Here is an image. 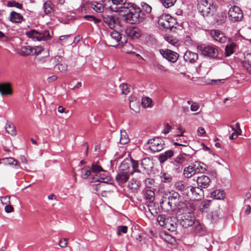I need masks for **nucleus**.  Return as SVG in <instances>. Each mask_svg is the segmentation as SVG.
Instances as JSON below:
<instances>
[{
    "mask_svg": "<svg viewBox=\"0 0 251 251\" xmlns=\"http://www.w3.org/2000/svg\"><path fill=\"white\" fill-rule=\"evenodd\" d=\"M20 54L24 56L36 54L40 60L43 57H46L49 55V52L47 50L43 49L38 46L32 47L29 46L22 47Z\"/></svg>",
    "mask_w": 251,
    "mask_h": 251,
    "instance_id": "1",
    "label": "nucleus"
},
{
    "mask_svg": "<svg viewBox=\"0 0 251 251\" xmlns=\"http://www.w3.org/2000/svg\"><path fill=\"white\" fill-rule=\"evenodd\" d=\"M124 16L127 23L135 24L142 21V17L140 16L141 9L131 3V6L126 9Z\"/></svg>",
    "mask_w": 251,
    "mask_h": 251,
    "instance_id": "2",
    "label": "nucleus"
},
{
    "mask_svg": "<svg viewBox=\"0 0 251 251\" xmlns=\"http://www.w3.org/2000/svg\"><path fill=\"white\" fill-rule=\"evenodd\" d=\"M103 2L112 11L116 12L126 13V9L131 6V3L127 2L126 0H104Z\"/></svg>",
    "mask_w": 251,
    "mask_h": 251,
    "instance_id": "3",
    "label": "nucleus"
},
{
    "mask_svg": "<svg viewBox=\"0 0 251 251\" xmlns=\"http://www.w3.org/2000/svg\"><path fill=\"white\" fill-rule=\"evenodd\" d=\"M158 224L168 230L173 232L176 230L177 227V219L176 217H165L164 215H160L157 217Z\"/></svg>",
    "mask_w": 251,
    "mask_h": 251,
    "instance_id": "4",
    "label": "nucleus"
},
{
    "mask_svg": "<svg viewBox=\"0 0 251 251\" xmlns=\"http://www.w3.org/2000/svg\"><path fill=\"white\" fill-rule=\"evenodd\" d=\"M199 12L203 17H208L210 14H213L215 11V7L207 0H201L198 5Z\"/></svg>",
    "mask_w": 251,
    "mask_h": 251,
    "instance_id": "5",
    "label": "nucleus"
},
{
    "mask_svg": "<svg viewBox=\"0 0 251 251\" xmlns=\"http://www.w3.org/2000/svg\"><path fill=\"white\" fill-rule=\"evenodd\" d=\"M158 24L164 28L172 29L176 27L177 24L176 19L169 15H162L158 19Z\"/></svg>",
    "mask_w": 251,
    "mask_h": 251,
    "instance_id": "6",
    "label": "nucleus"
},
{
    "mask_svg": "<svg viewBox=\"0 0 251 251\" xmlns=\"http://www.w3.org/2000/svg\"><path fill=\"white\" fill-rule=\"evenodd\" d=\"M126 37H122V34L118 31L112 30L110 32V37L108 39L109 46L117 47L121 45L123 46L126 42Z\"/></svg>",
    "mask_w": 251,
    "mask_h": 251,
    "instance_id": "7",
    "label": "nucleus"
},
{
    "mask_svg": "<svg viewBox=\"0 0 251 251\" xmlns=\"http://www.w3.org/2000/svg\"><path fill=\"white\" fill-rule=\"evenodd\" d=\"M198 50L203 56L209 58H215L218 54L217 50L210 45H201L198 46Z\"/></svg>",
    "mask_w": 251,
    "mask_h": 251,
    "instance_id": "8",
    "label": "nucleus"
},
{
    "mask_svg": "<svg viewBox=\"0 0 251 251\" xmlns=\"http://www.w3.org/2000/svg\"><path fill=\"white\" fill-rule=\"evenodd\" d=\"M26 35L29 38L36 39L37 41L47 40L50 38L49 32L48 30L39 32L35 30H31L26 32Z\"/></svg>",
    "mask_w": 251,
    "mask_h": 251,
    "instance_id": "9",
    "label": "nucleus"
},
{
    "mask_svg": "<svg viewBox=\"0 0 251 251\" xmlns=\"http://www.w3.org/2000/svg\"><path fill=\"white\" fill-rule=\"evenodd\" d=\"M186 195L193 201H199L203 196V191L199 187L190 186L186 192Z\"/></svg>",
    "mask_w": 251,
    "mask_h": 251,
    "instance_id": "10",
    "label": "nucleus"
},
{
    "mask_svg": "<svg viewBox=\"0 0 251 251\" xmlns=\"http://www.w3.org/2000/svg\"><path fill=\"white\" fill-rule=\"evenodd\" d=\"M148 144L149 149L153 152L161 151L164 148V142L159 137H155L150 139Z\"/></svg>",
    "mask_w": 251,
    "mask_h": 251,
    "instance_id": "11",
    "label": "nucleus"
},
{
    "mask_svg": "<svg viewBox=\"0 0 251 251\" xmlns=\"http://www.w3.org/2000/svg\"><path fill=\"white\" fill-rule=\"evenodd\" d=\"M180 223L183 227L187 228L194 224V214L190 212L185 213L181 215Z\"/></svg>",
    "mask_w": 251,
    "mask_h": 251,
    "instance_id": "12",
    "label": "nucleus"
},
{
    "mask_svg": "<svg viewBox=\"0 0 251 251\" xmlns=\"http://www.w3.org/2000/svg\"><path fill=\"white\" fill-rule=\"evenodd\" d=\"M159 51L163 57L173 63L176 62L179 56L178 54L176 52L169 50L161 49Z\"/></svg>",
    "mask_w": 251,
    "mask_h": 251,
    "instance_id": "13",
    "label": "nucleus"
},
{
    "mask_svg": "<svg viewBox=\"0 0 251 251\" xmlns=\"http://www.w3.org/2000/svg\"><path fill=\"white\" fill-rule=\"evenodd\" d=\"M13 93V91L10 83H0V94L2 96H11Z\"/></svg>",
    "mask_w": 251,
    "mask_h": 251,
    "instance_id": "14",
    "label": "nucleus"
},
{
    "mask_svg": "<svg viewBox=\"0 0 251 251\" xmlns=\"http://www.w3.org/2000/svg\"><path fill=\"white\" fill-rule=\"evenodd\" d=\"M103 20L104 23L111 29L114 28L115 25L118 23V19L115 16L112 15H103Z\"/></svg>",
    "mask_w": 251,
    "mask_h": 251,
    "instance_id": "15",
    "label": "nucleus"
},
{
    "mask_svg": "<svg viewBox=\"0 0 251 251\" xmlns=\"http://www.w3.org/2000/svg\"><path fill=\"white\" fill-rule=\"evenodd\" d=\"M126 33L129 37L132 39L138 38L142 34L141 30L136 26L127 28L126 30Z\"/></svg>",
    "mask_w": 251,
    "mask_h": 251,
    "instance_id": "16",
    "label": "nucleus"
},
{
    "mask_svg": "<svg viewBox=\"0 0 251 251\" xmlns=\"http://www.w3.org/2000/svg\"><path fill=\"white\" fill-rule=\"evenodd\" d=\"M210 182L209 177L205 175L198 177L197 179L198 185L201 189L207 188L209 186Z\"/></svg>",
    "mask_w": 251,
    "mask_h": 251,
    "instance_id": "17",
    "label": "nucleus"
},
{
    "mask_svg": "<svg viewBox=\"0 0 251 251\" xmlns=\"http://www.w3.org/2000/svg\"><path fill=\"white\" fill-rule=\"evenodd\" d=\"M128 172L120 171L116 176V181L119 185L125 183L129 179Z\"/></svg>",
    "mask_w": 251,
    "mask_h": 251,
    "instance_id": "18",
    "label": "nucleus"
},
{
    "mask_svg": "<svg viewBox=\"0 0 251 251\" xmlns=\"http://www.w3.org/2000/svg\"><path fill=\"white\" fill-rule=\"evenodd\" d=\"M0 161L1 163L5 165L14 166L17 171L21 168L19 162L13 157L3 158Z\"/></svg>",
    "mask_w": 251,
    "mask_h": 251,
    "instance_id": "19",
    "label": "nucleus"
},
{
    "mask_svg": "<svg viewBox=\"0 0 251 251\" xmlns=\"http://www.w3.org/2000/svg\"><path fill=\"white\" fill-rule=\"evenodd\" d=\"M210 35L214 40L220 43H225L226 40V38L224 34L219 30H211Z\"/></svg>",
    "mask_w": 251,
    "mask_h": 251,
    "instance_id": "20",
    "label": "nucleus"
},
{
    "mask_svg": "<svg viewBox=\"0 0 251 251\" xmlns=\"http://www.w3.org/2000/svg\"><path fill=\"white\" fill-rule=\"evenodd\" d=\"M183 58L185 61L193 63L198 60V55L196 52L187 50L184 54Z\"/></svg>",
    "mask_w": 251,
    "mask_h": 251,
    "instance_id": "21",
    "label": "nucleus"
},
{
    "mask_svg": "<svg viewBox=\"0 0 251 251\" xmlns=\"http://www.w3.org/2000/svg\"><path fill=\"white\" fill-rule=\"evenodd\" d=\"M179 195L177 192H173L168 197L169 202L172 204V206L176 209L179 201Z\"/></svg>",
    "mask_w": 251,
    "mask_h": 251,
    "instance_id": "22",
    "label": "nucleus"
},
{
    "mask_svg": "<svg viewBox=\"0 0 251 251\" xmlns=\"http://www.w3.org/2000/svg\"><path fill=\"white\" fill-rule=\"evenodd\" d=\"M175 187L176 190L180 191L186 194V192L188 191L190 186L188 184L183 181H179L175 183Z\"/></svg>",
    "mask_w": 251,
    "mask_h": 251,
    "instance_id": "23",
    "label": "nucleus"
},
{
    "mask_svg": "<svg viewBox=\"0 0 251 251\" xmlns=\"http://www.w3.org/2000/svg\"><path fill=\"white\" fill-rule=\"evenodd\" d=\"M140 102L134 97H131L129 98V107L135 112H138L140 110Z\"/></svg>",
    "mask_w": 251,
    "mask_h": 251,
    "instance_id": "24",
    "label": "nucleus"
},
{
    "mask_svg": "<svg viewBox=\"0 0 251 251\" xmlns=\"http://www.w3.org/2000/svg\"><path fill=\"white\" fill-rule=\"evenodd\" d=\"M174 152L172 150H168L164 153L160 154L158 160L161 163H163L168 159L173 156Z\"/></svg>",
    "mask_w": 251,
    "mask_h": 251,
    "instance_id": "25",
    "label": "nucleus"
},
{
    "mask_svg": "<svg viewBox=\"0 0 251 251\" xmlns=\"http://www.w3.org/2000/svg\"><path fill=\"white\" fill-rule=\"evenodd\" d=\"M108 180L109 179L104 174H100L99 176L98 174H96L92 178H90V182L100 181V182L107 183Z\"/></svg>",
    "mask_w": 251,
    "mask_h": 251,
    "instance_id": "26",
    "label": "nucleus"
},
{
    "mask_svg": "<svg viewBox=\"0 0 251 251\" xmlns=\"http://www.w3.org/2000/svg\"><path fill=\"white\" fill-rule=\"evenodd\" d=\"M94 175L92 174L90 168L86 166L81 169V177L83 179L88 178L90 181V178H92Z\"/></svg>",
    "mask_w": 251,
    "mask_h": 251,
    "instance_id": "27",
    "label": "nucleus"
},
{
    "mask_svg": "<svg viewBox=\"0 0 251 251\" xmlns=\"http://www.w3.org/2000/svg\"><path fill=\"white\" fill-rule=\"evenodd\" d=\"M23 20V16L15 11H12L10 13V20L12 23H19Z\"/></svg>",
    "mask_w": 251,
    "mask_h": 251,
    "instance_id": "28",
    "label": "nucleus"
},
{
    "mask_svg": "<svg viewBox=\"0 0 251 251\" xmlns=\"http://www.w3.org/2000/svg\"><path fill=\"white\" fill-rule=\"evenodd\" d=\"M226 16L225 13H218L215 16L214 20L217 25H220L225 23Z\"/></svg>",
    "mask_w": 251,
    "mask_h": 251,
    "instance_id": "29",
    "label": "nucleus"
},
{
    "mask_svg": "<svg viewBox=\"0 0 251 251\" xmlns=\"http://www.w3.org/2000/svg\"><path fill=\"white\" fill-rule=\"evenodd\" d=\"M244 58L245 60L241 62V63L243 67L250 72L251 71V54L248 53Z\"/></svg>",
    "mask_w": 251,
    "mask_h": 251,
    "instance_id": "30",
    "label": "nucleus"
},
{
    "mask_svg": "<svg viewBox=\"0 0 251 251\" xmlns=\"http://www.w3.org/2000/svg\"><path fill=\"white\" fill-rule=\"evenodd\" d=\"M195 174H196V170L193 166H189L184 169L183 175L186 178H190Z\"/></svg>",
    "mask_w": 251,
    "mask_h": 251,
    "instance_id": "31",
    "label": "nucleus"
},
{
    "mask_svg": "<svg viewBox=\"0 0 251 251\" xmlns=\"http://www.w3.org/2000/svg\"><path fill=\"white\" fill-rule=\"evenodd\" d=\"M141 165L145 170H148L153 167V161L150 158H144L142 160Z\"/></svg>",
    "mask_w": 251,
    "mask_h": 251,
    "instance_id": "32",
    "label": "nucleus"
},
{
    "mask_svg": "<svg viewBox=\"0 0 251 251\" xmlns=\"http://www.w3.org/2000/svg\"><path fill=\"white\" fill-rule=\"evenodd\" d=\"M211 197L217 200H223L225 197L224 191L216 190L211 193Z\"/></svg>",
    "mask_w": 251,
    "mask_h": 251,
    "instance_id": "33",
    "label": "nucleus"
},
{
    "mask_svg": "<svg viewBox=\"0 0 251 251\" xmlns=\"http://www.w3.org/2000/svg\"><path fill=\"white\" fill-rule=\"evenodd\" d=\"M140 187V182L139 181L135 179H132L129 182L128 187L132 192H135Z\"/></svg>",
    "mask_w": 251,
    "mask_h": 251,
    "instance_id": "34",
    "label": "nucleus"
},
{
    "mask_svg": "<svg viewBox=\"0 0 251 251\" xmlns=\"http://www.w3.org/2000/svg\"><path fill=\"white\" fill-rule=\"evenodd\" d=\"M148 209L151 215L155 216L158 214L159 210L158 203L151 202L148 204Z\"/></svg>",
    "mask_w": 251,
    "mask_h": 251,
    "instance_id": "35",
    "label": "nucleus"
},
{
    "mask_svg": "<svg viewBox=\"0 0 251 251\" xmlns=\"http://www.w3.org/2000/svg\"><path fill=\"white\" fill-rule=\"evenodd\" d=\"M210 205L211 201L206 200L201 201L199 206L200 211L202 212H207Z\"/></svg>",
    "mask_w": 251,
    "mask_h": 251,
    "instance_id": "36",
    "label": "nucleus"
},
{
    "mask_svg": "<svg viewBox=\"0 0 251 251\" xmlns=\"http://www.w3.org/2000/svg\"><path fill=\"white\" fill-rule=\"evenodd\" d=\"M12 174V169L10 168L4 167L0 171V176L3 178L10 177Z\"/></svg>",
    "mask_w": 251,
    "mask_h": 251,
    "instance_id": "37",
    "label": "nucleus"
},
{
    "mask_svg": "<svg viewBox=\"0 0 251 251\" xmlns=\"http://www.w3.org/2000/svg\"><path fill=\"white\" fill-rule=\"evenodd\" d=\"M6 132L12 136H15L17 131L15 126L12 123H7L5 126Z\"/></svg>",
    "mask_w": 251,
    "mask_h": 251,
    "instance_id": "38",
    "label": "nucleus"
},
{
    "mask_svg": "<svg viewBox=\"0 0 251 251\" xmlns=\"http://www.w3.org/2000/svg\"><path fill=\"white\" fill-rule=\"evenodd\" d=\"M54 5L50 1H47L44 4V10L46 14H49L53 11Z\"/></svg>",
    "mask_w": 251,
    "mask_h": 251,
    "instance_id": "39",
    "label": "nucleus"
},
{
    "mask_svg": "<svg viewBox=\"0 0 251 251\" xmlns=\"http://www.w3.org/2000/svg\"><path fill=\"white\" fill-rule=\"evenodd\" d=\"M129 140L128 136L126 131L121 130L119 140L120 143L122 145H124L127 143Z\"/></svg>",
    "mask_w": 251,
    "mask_h": 251,
    "instance_id": "40",
    "label": "nucleus"
},
{
    "mask_svg": "<svg viewBox=\"0 0 251 251\" xmlns=\"http://www.w3.org/2000/svg\"><path fill=\"white\" fill-rule=\"evenodd\" d=\"M144 197L149 203L153 202L154 200V193L151 190H147L145 191Z\"/></svg>",
    "mask_w": 251,
    "mask_h": 251,
    "instance_id": "41",
    "label": "nucleus"
},
{
    "mask_svg": "<svg viewBox=\"0 0 251 251\" xmlns=\"http://www.w3.org/2000/svg\"><path fill=\"white\" fill-rule=\"evenodd\" d=\"M235 46V45L233 42L229 43L227 44L225 49V54L226 56H229L234 52Z\"/></svg>",
    "mask_w": 251,
    "mask_h": 251,
    "instance_id": "42",
    "label": "nucleus"
},
{
    "mask_svg": "<svg viewBox=\"0 0 251 251\" xmlns=\"http://www.w3.org/2000/svg\"><path fill=\"white\" fill-rule=\"evenodd\" d=\"M161 207L162 209H163L165 211H169L170 210H174L175 209L174 207L172 206V204L170 202H169V200H163L162 202H161Z\"/></svg>",
    "mask_w": 251,
    "mask_h": 251,
    "instance_id": "43",
    "label": "nucleus"
},
{
    "mask_svg": "<svg viewBox=\"0 0 251 251\" xmlns=\"http://www.w3.org/2000/svg\"><path fill=\"white\" fill-rule=\"evenodd\" d=\"M193 166L196 170V174L203 173L205 171V168L203 166V164L200 162H196Z\"/></svg>",
    "mask_w": 251,
    "mask_h": 251,
    "instance_id": "44",
    "label": "nucleus"
},
{
    "mask_svg": "<svg viewBox=\"0 0 251 251\" xmlns=\"http://www.w3.org/2000/svg\"><path fill=\"white\" fill-rule=\"evenodd\" d=\"M92 7L97 12H101L104 10V6L102 4L97 2H94L92 4Z\"/></svg>",
    "mask_w": 251,
    "mask_h": 251,
    "instance_id": "45",
    "label": "nucleus"
},
{
    "mask_svg": "<svg viewBox=\"0 0 251 251\" xmlns=\"http://www.w3.org/2000/svg\"><path fill=\"white\" fill-rule=\"evenodd\" d=\"M129 160H124L121 164L120 166V171L123 172H128V169L129 168Z\"/></svg>",
    "mask_w": 251,
    "mask_h": 251,
    "instance_id": "46",
    "label": "nucleus"
},
{
    "mask_svg": "<svg viewBox=\"0 0 251 251\" xmlns=\"http://www.w3.org/2000/svg\"><path fill=\"white\" fill-rule=\"evenodd\" d=\"M90 169L92 174L94 173L95 174V175L98 174L100 172H104V171L103 170V169L100 166L98 165V164L95 163L92 164L91 168Z\"/></svg>",
    "mask_w": 251,
    "mask_h": 251,
    "instance_id": "47",
    "label": "nucleus"
},
{
    "mask_svg": "<svg viewBox=\"0 0 251 251\" xmlns=\"http://www.w3.org/2000/svg\"><path fill=\"white\" fill-rule=\"evenodd\" d=\"M228 17L231 21L235 22V6H232L229 9L228 12Z\"/></svg>",
    "mask_w": 251,
    "mask_h": 251,
    "instance_id": "48",
    "label": "nucleus"
},
{
    "mask_svg": "<svg viewBox=\"0 0 251 251\" xmlns=\"http://www.w3.org/2000/svg\"><path fill=\"white\" fill-rule=\"evenodd\" d=\"M161 179L162 182L164 183H169L172 180V176L167 173H163L162 175L161 176Z\"/></svg>",
    "mask_w": 251,
    "mask_h": 251,
    "instance_id": "49",
    "label": "nucleus"
},
{
    "mask_svg": "<svg viewBox=\"0 0 251 251\" xmlns=\"http://www.w3.org/2000/svg\"><path fill=\"white\" fill-rule=\"evenodd\" d=\"M153 66L155 69L159 70L162 72H168V69L156 61H154L153 63Z\"/></svg>",
    "mask_w": 251,
    "mask_h": 251,
    "instance_id": "50",
    "label": "nucleus"
},
{
    "mask_svg": "<svg viewBox=\"0 0 251 251\" xmlns=\"http://www.w3.org/2000/svg\"><path fill=\"white\" fill-rule=\"evenodd\" d=\"M130 162L131 163V165L133 168V172L131 173L132 174L134 172H138L139 173L140 171L138 169L139 163L137 161L133 160L132 158H130Z\"/></svg>",
    "mask_w": 251,
    "mask_h": 251,
    "instance_id": "51",
    "label": "nucleus"
},
{
    "mask_svg": "<svg viewBox=\"0 0 251 251\" xmlns=\"http://www.w3.org/2000/svg\"><path fill=\"white\" fill-rule=\"evenodd\" d=\"M120 87L123 94L127 95L130 92V88L127 84H122L120 85Z\"/></svg>",
    "mask_w": 251,
    "mask_h": 251,
    "instance_id": "52",
    "label": "nucleus"
},
{
    "mask_svg": "<svg viewBox=\"0 0 251 251\" xmlns=\"http://www.w3.org/2000/svg\"><path fill=\"white\" fill-rule=\"evenodd\" d=\"M187 156L185 153L180 154L176 158L175 161L177 163H182L186 160Z\"/></svg>",
    "mask_w": 251,
    "mask_h": 251,
    "instance_id": "53",
    "label": "nucleus"
},
{
    "mask_svg": "<svg viewBox=\"0 0 251 251\" xmlns=\"http://www.w3.org/2000/svg\"><path fill=\"white\" fill-rule=\"evenodd\" d=\"M161 1L165 7L169 8L174 5L176 0H161Z\"/></svg>",
    "mask_w": 251,
    "mask_h": 251,
    "instance_id": "54",
    "label": "nucleus"
},
{
    "mask_svg": "<svg viewBox=\"0 0 251 251\" xmlns=\"http://www.w3.org/2000/svg\"><path fill=\"white\" fill-rule=\"evenodd\" d=\"M142 103L144 107H149L151 104V100L148 97L142 98Z\"/></svg>",
    "mask_w": 251,
    "mask_h": 251,
    "instance_id": "55",
    "label": "nucleus"
},
{
    "mask_svg": "<svg viewBox=\"0 0 251 251\" xmlns=\"http://www.w3.org/2000/svg\"><path fill=\"white\" fill-rule=\"evenodd\" d=\"M127 230V227L126 226H118L117 227V234L121 235V233H126Z\"/></svg>",
    "mask_w": 251,
    "mask_h": 251,
    "instance_id": "56",
    "label": "nucleus"
},
{
    "mask_svg": "<svg viewBox=\"0 0 251 251\" xmlns=\"http://www.w3.org/2000/svg\"><path fill=\"white\" fill-rule=\"evenodd\" d=\"M236 22L240 21L243 18V13L240 8L236 6Z\"/></svg>",
    "mask_w": 251,
    "mask_h": 251,
    "instance_id": "57",
    "label": "nucleus"
},
{
    "mask_svg": "<svg viewBox=\"0 0 251 251\" xmlns=\"http://www.w3.org/2000/svg\"><path fill=\"white\" fill-rule=\"evenodd\" d=\"M7 5L9 7H16L19 9H22V4H20L16 1H9L7 3Z\"/></svg>",
    "mask_w": 251,
    "mask_h": 251,
    "instance_id": "58",
    "label": "nucleus"
},
{
    "mask_svg": "<svg viewBox=\"0 0 251 251\" xmlns=\"http://www.w3.org/2000/svg\"><path fill=\"white\" fill-rule=\"evenodd\" d=\"M165 40L167 42L174 46L177 44V40L176 39L174 38L173 37H166Z\"/></svg>",
    "mask_w": 251,
    "mask_h": 251,
    "instance_id": "59",
    "label": "nucleus"
},
{
    "mask_svg": "<svg viewBox=\"0 0 251 251\" xmlns=\"http://www.w3.org/2000/svg\"><path fill=\"white\" fill-rule=\"evenodd\" d=\"M58 69L60 71L64 72L67 70L68 66L65 63H61L58 64Z\"/></svg>",
    "mask_w": 251,
    "mask_h": 251,
    "instance_id": "60",
    "label": "nucleus"
},
{
    "mask_svg": "<svg viewBox=\"0 0 251 251\" xmlns=\"http://www.w3.org/2000/svg\"><path fill=\"white\" fill-rule=\"evenodd\" d=\"M84 18L88 21H94L96 24L99 23L100 21L98 19H97L95 17L91 15H85Z\"/></svg>",
    "mask_w": 251,
    "mask_h": 251,
    "instance_id": "61",
    "label": "nucleus"
},
{
    "mask_svg": "<svg viewBox=\"0 0 251 251\" xmlns=\"http://www.w3.org/2000/svg\"><path fill=\"white\" fill-rule=\"evenodd\" d=\"M0 201H1V202L3 205H7L8 204H10V197H9L8 196L3 197L1 198Z\"/></svg>",
    "mask_w": 251,
    "mask_h": 251,
    "instance_id": "62",
    "label": "nucleus"
},
{
    "mask_svg": "<svg viewBox=\"0 0 251 251\" xmlns=\"http://www.w3.org/2000/svg\"><path fill=\"white\" fill-rule=\"evenodd\" d=\"M143 10L146 11L147 13H150L151 11V7L149 4L144 3L142 4Z\"/></svg>",
    "mask_w": 251,
    "mask_h": 251,
    "instance_id": "63",
    "label": "nucleus"
},
{
    "mask_svg": "<svg viewBox=\"0 0 251 251\" xmlns=\"http://www.w3.org/2000/svg\"><path fill=\"white\" fill-rule=\"evenodd\" d=\"M85 248L84 246L77 244L74 248V251H85Z\"/></svg>",
    "mask_w": 251,
    "mask_h": 251,
    "instance_id": "64",
    "label": "nucleus"
}]
</instances>
